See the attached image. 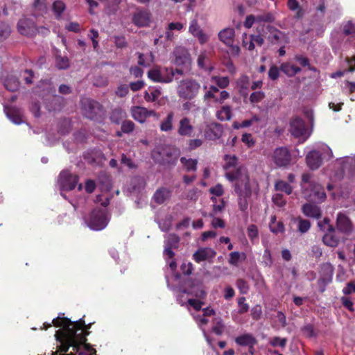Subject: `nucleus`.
<instances>
[{
  "label": "nucleus",
  "mask_w": 355,
  "mask_h": 355,
  "mask_svg": "<svg viewBox=\"0 0 355 355\" xmlns=\"http://www.w3.org/2000/svg\"><path fill=\"white\" fill-rule=\"evenodd\" d=\"M63 315L60 313L52 321L55 327L60 329L55 334L59 343L58 349L52 352L51 355H94L95 349L85 343L86 336L89 333L85 322L82 320L71 322Z\"/></svg>",
  "instance_id": "f257e3e1"
},
{
  "label": "nucleus",
  "mask_w": 355,
  "mask_h": 355,
  "mask_svg": "<svg viewBox=\"0 0 355 355\" xmlns=\"http://www.w3.org/2000/svg\"><path fill=\"white\" fill-rule=\"evenodd\" d=\"M224 161L225 176L230 182H241L250 179L248 170L243 166L239 165L236 156L226 155Z\"/></svg>",
  "instance_id": "f03ea898"
},
{
  "label": "nucleus",
  "mask_w": 355,
  "mask_h": 355,
  "mask_svg": "<svg viewBox=\"0 0 355 355\" xmlns=\"http://www.w3.org/2000/svg\"><path fill=\"white\" fill-rule=\"evenodd\" d=\"M96 201L100 202L103 208L94 209L85 220V222L88 227L91 230L99 231L103 230L107 225L110 220V218L105 209L110 201L107 197L103 199L102 196H97Z\"/></svg>",
  "instance_id": "7ed1b4c3"
},
{
  "label": "nucleus",
  "mask_w": 355,
  "mask_h": 355,
  "mask_svg": "<svg viewBox=\"0 0 355 355\" xmlns=\"http://www.w3.org/2000/svg\"><path fill=\"white\" fill-rule=\"evenodd\" d=\"M311 175L304 173L302 177L301 187L305 199L322 202L327 196L323 187L318 182L311 181Z\"/></svg>",
  "instance_id": "20e7f679"
},
{
  "label": "nucleus",
  "mask_w": 355,
  "mask_h": 355,
  "mask_svg": "<svg viewBox=\"0 0 355 355\" xmlns=\"http://www.w3.org/2000/svg\"><path fill=\"white\" fill-rule=\"evenodd\" d=\"M234 191L238 195V204L242 211H245L248 208V200L251 197L252 191L257 193L259 186L254 180H247L241 182L234 183Z\"/></svg>",
  "instance_id": "39448f33"
},
{
  "label": "nucleus",
  "mask_w": 355,
  "mask_h": 355,
  "mask_svg": "<svg viewBox=\"0 0 355 355\" xmlns=\"http://www.w3.org/2000/svg\"><path fill=\"white\" fill-rule=\"evenodd\" d=\"M331 148L324 144H318L314 149L308 153L306 160L308 166L314 170L321 165L322 159L331 158Z\"/></svg>",
  "instance_id": "423d86ee"
},
{
  "label": "nucleus",
  "mask_w": 355,
  "mask_h": 355,
  "mask_svg": "<svg viewBox=\"0 0 355 355\" xmlns=\"http://www.w3.org/2000/svg\"><path fill=\"white\" fill-rule=\"evenodd\" d=\"M200 84L193 78H185L178 82L177 94L184 100H191L199 93Z\"/></svg>",
  "instance_id": "0eeeda50"
},
{
  "label": "nucleus",
  "mask_w": 355,
  "mask_h": 355,
  "mask_svg": "<svg viewBox=\"0 0 355 355\" xmlns=\"http://www.w3.org/2000/svg\"><path fill=\"white\" fill-rule=\"evenodd\" d=\"M175 73L182 75L184 71L176 69L174 71L172 68L154 67L148 72V77L153 82L168 83L173 81Z\"/></svg>",
  "instance_id": "6e6552de"
},
{
  "label": "nucleus",
  "mask_w": 355,
  "mask_h": 355,
  "mask_svg": "<svg viewBox=\"0 0 355 355\" xmlns=\"http://www.w3.org/2000/svg\"><path fill=\"white\" fill-rule=\"evenodd\" d=\"M81 106L84 115L91 119H94L97 116H101L103 111L101 105L89 98L81 99Z\"/></svg>",
  "instance_id": "1a4fd4ad"
},
{
  "label": "nucleus",
  "mask_w": 355,
  "mask_h": 355,
  "mask_svg": "<svg viewBox=\"0 0 355 355\" xmlns=\"http://www.w3.org/2000/svg\"><path fill=\"white\" fill-rule=\"evenodd\" d=\"M290 132L293 136L302 142L306 141L311 135L306 128L304 121L299 117H295L291 121Z\"/></svg>",
  "instance_id": "9d476101"
},
{
  "label": "nucleus",
  "mask_w": 355,
  "mask_h": 355,
  "mask_svg": "<svg viewBox=\"0 0 355 355\" xmlns=\"http://www.w3.org/2000/svg\"><path fill=\"white\" fill-rule=\"evenodd\" d=\"M175 64L183 67L184 70L188 71L191 67V58L188 50L183 46H178L174 49Z\"/></svg>",
  "instance_id": "9b49d317"
},
{
  "label": "nucleus",
  "mask_w": 355,
  "mask_h": 355,
  "mask_svg": "<svg viewBox=\"0 0 355 355\" xmlns=\"http://www.w3.org/2000/svg\"><path fill=\"white\" fill-rule=\"evenodd\" d=\"M58 182L62 191H70L76 187L78 176L71 174L68 171H62L58 177Z\"/></svg>",
  "instance_id": "f8f14e48"
},
{
  "label": "nucleus",
  "mask_w": 355,
  "mask_h": 355,
  "mask_svg": "<svg viewBox=\"0 0 355 355\" xmlns=\"http://www.w3.org/2000/svg\"><path fill=\"white\" fill-rule=\"evenodd\" d=\"M272 159L277 166H286L291 162V154L286 148L279 147L274 150Z\"/></svg>",
  "instance_id": "ddd939ff"
},
{
  "label": "nucleus",
  "mask_w": 355,
  "mask_h": 355,
  "mask_svg": "<svg viewBox=\"0 0 355 355\" xmlns=\"http://www.w3.org/2000/svg\"><path fill=\"white\" fill-rule=\"evenodd\" d=\"M203 314L202 315H193V318L196 322L198 323L199 327L202 330L204 336L209 344V345L214 348V343L208 335L206 334L205 330V325L207 324L208 320L206 318L207 316L214 315L215 314V311L213 309L207 307L202 310Z\"/></svg>",
  "instance_id": "4468645a"
},
{
  "label": "nucleus",
  "mask_w": 355,
  "mask_h": 355,
  "mask_svg": "<svg viewBox=\"0 0 355 355\" xmlns=\"http://www.w3.org/2000/svg\"><path fill=\"white\" fill-rule=\"evenodd\" d=\"M17 30L21 35L31 37L36 34L37 27L34 22L28 18L24 17L17 23Z\"/></svg>",
  "instance_id": "2eb2a0df"
},
{
  "label": "nucleus",
  "mask_w": 355,
  "mask_h": 355,
  "mask_svg": "<svg viewBox=\"0 0 355 355\" xmlns=\"http://www.w3.org/2000/svg\"><path fill=\"white\" fill-rule=\"evenodd\" d=\"M189 33L196 37L201 44H205L209 40V35L202 31L196 18L190 21Z\"/></svg>",
  "instance_id": "dca6fc26"
},
{
  "label": "nucleus",
  "mask_w": 355,
  "mask_h": 355,
  "mask_svg": "<svg viewBox=\"0 0 355 355\" xmlns=\"http://www.w3.org/2000/svg\"><path fill=\"white\" fill-rule=\"evenodd\" d=\"M130 112L133 119L141 123H144L148 117L156 116L155 111L149 110L146 107L140 106H133L130 110Z\"/></svg>",
  "instance_id": "f3484780"
},
{
  "label": "nucleus",
  "mask_w": 355,
  "mask_h": 355,
  "mask_svg": "<svg viewBox=\"0 0 355 355\" xmlns=\"http://www.w3.org/2000/svg\"><path fill=\"white\" fill-rule=\"evenodd\" d=\"M215 250L210 248H199L193 254V259L200 263L204 261H209L216 256Z\"/></svg>",
  "instance_id": "a211bd4d"
},
{
  "label": "nucleus",
  "mask_w": 355,
  "mask_h": 355,
  "mask_svg": "<svg viewBox=\"0 0 355 355\" xmlns=\"http://www.w3.org/2000/svg\"><path fill=\"white\" fill-rule=\"evenodd\" d=\"M179 241V237L174 234H168L166 236L164 253L168 258L171 259L173 257L174 252L172 249L177 248Z\"/></svg>",
  "instance_id": "6ab92c4d"
},
{
  "label": "nucleus",
  "mask_w": 355,
  "mask_h": 355,
  "mask_svg": "<svg viewBox=\"0 0 355 355\" xmlns=\"http://www.w3.org/2000/svg\"><path fill=\"white\" fill-rule=\"evenodd\" d=\"M337 228L345 233H350L354 230L352 223L349 218L342 213H339L337 216Z\"/></svg>",
  "instance_id": "aec40b11"
},
{
  "label": "nucleus",
  "mask_w": 355,
  "mask_h": 355,
  "mask_svg": "<svg viewBox=\"0 0 355 355\" xmlns=\"http://www.w3.org/2000/svg\"><path fill=\"white\" fill-rule=\"evenodd\" d=\"M133 22L138 26H147L150 22V15L146 10H139L133 16Z\"/></svg>",
  "instance_id": "412c9836"
},
{
  "label": "nucleus",
  "mask_w": 355,
  "mask_h": 355,
  "mask_svg": "<svg viewBox=\"0 0 355 355\" xmlns=\"http://www.w3.org/2000/svg\"><path fill=\"white\" fill-rule=\"evenodd\" d=\"M235 31L232 28H226L218 33V39L227 46H232L234 41Z\"/></svg>",
  "instance_id": "4be33fe9"
},
{
  "label": "nucleus",
  "mask_w": 355,
  "mask_h": 355,
  "mask_svg": "<svg viewBox=\"0 0 355 355\" xmlns=\"http://www.w3.org/2000/svg\"><path fill=\"white\" fill-rule=\"evenodd\" d=\"M160 87L155 86L148 87L144 94V98L146 102H155L161 96Z\"/></svg>",
  "instance_id": "5701e85b"
},
{
  "label": "nucleus",
  "mask_w": 355,
  "mask_h": 355,
  "mask_svg": "<svg viewBox=\"0 0 355 355\" xmlns=\"http://www.w3.org/2000/svg\"><path fill=\"white\" fill-rule=\"evenodd\" d=\"M302 211L307 217L318 218L321 215L320 208L311 203L304 204L302 207Z\"/></svg>",
  "instance_id": "b1692460"
},
{
  "label": "nucleus",
  "mask_w": 355,
  "mask_h": 355,
  "mask_svg": "<svg viewBox=\"0 0 355 355\" xmlns=\"http://www.w3.org/2000/svg\"><path fill=\"white\" fill-rule=\"evenodd\" d=\"M193 131V127L190 123V120L184 117L179 122L178 134L181 136L190 137Z\"/></svg>",
  "instance_id": "393cba45"
},
{
  "label": "nucleus",
  "mask_w": 355,
  "mask_h": 355,
  "mask_svg": "<svg viewBox=\"0 0 355 355\" xmlns=\"http://www.w3.org/2000/svg\"><path fill=\"white\" fill-rule=\"evenodd\" d=\"M223 132L221 125L216 123H211L209 125V130L205 132V135L209 139L214 140L219 138Z\"/></svg>",
  "instance_id": "a878e982"
},
{
  "label": "nucleus",
  "mask_w": 355,
  "mask_h": 355,
  "mask_svg": "<svg viewBox=\"0 0 355 355\" xmlns=\"http://www.w3.org/2000/svg\"><path fill=\"white\" fill-rule=\"evenodd\" d=\"M235 342L240 346H248L251 349L257 343L255 338L250 334H245L236 337Z\"/></svg>",
  "instance_id": "bb28decb"
},
{
  "label": "nucleus",
  "mask_w": 355,
  "mask_h": 355,
  "mask_svg": "<svg viewBox=\"0 0 355 355\" xmlns=\"http://www.w3.org/2000/svg\"><path fill=\"white\" fill-rule=\"evenodd\" d=\"M171 196V192L167 189H160L157 190L155 193L154 194L153 198L154 200L158 204L164 203L166 200H168Z\"/></svg>",
  "instance_id": "cd10ccee"
},
{
  "label": "nucleus",
  "mask_w": 355,
  "mask_h": 355,
  "mask_svg": "<svg viewBox=\"0 0 355 355\" xmlns=\"http://www.w3.org/2000/svg\"><path fill=\"white\" fill-rule=\"evenodd\" d=\"M271 28L269 26H265L261 25L260 26L257 27V31L259 34L258 35H252V40L254 42V44H257L258 46H261L263 44L264 38L266 37V35H264L265 29H270Z\"/></svg>",
  "instance_id": "c85d7f7f"
},
{
  "label": "nucleus",
  "mask_w": 355,
  "mask_h": 355,
  "mask_svg": "<svg viewBox=\"0 0 355 355\" xmlns=\"http://www.w3.org/2000/svg\"><path fill=\"white\" fill-rule=\"evenodd\" d=\"M173 119L174 114L173 112L168 113L166 117L160 123V130L163 132L172 130L173 128Z\"/></svg>",
  "instance_id": "c756f323"
},
{
  "label": "nucleus",
  "mask_w": 355,
  "mask_h": 355,
  "mask_svg": "<svg viewBox=\"0 0 355 355\" xmlns=\"http://www.w3.org/2000/svg\"><path fill=\"white\" fill-rule=\"evenodd\" d=\"M185 292H183L181 295L178 296V301L180 304L184 306V304H188L192 306L195 310L199 311L201 309L203 303L198 300L188 299L187 302L185 300H182V297L184 295Z\"/></svg>",
  "instance_id": "7c9ffc66"
},
{
  "label": "nucleus",
  "mask_w": 355,
  "mask_h": 355,
  "mask_svg": "<svg viewBox=\"0 0 355 355\" xmlns=\"http://www.w3.org/2000/svg\"><path fill=\"white\" fill-rule=\"evenodd\" d=\"M154 62V55L151 52L138 53V64L144 67H149Z\"/></svg>",
  "instance_id": "2f4dec72"
},
{
  "label": "nucleus",
  "mask_w": 355,
  "mask_h": 355,
  "mask_svg": "<svg viewBox=\"0 0 355 355\" xmlns=\"http://www.w3.org/2000/svg\"><path fill=\"white\" fill-rule=\"evenodd\" d=\"M323 243L330 247H336L338 244V239L334 236V230L324 234L322 238Z\"/></svg>",
  "instance_id": "473e14b6"
},
{
  "label": "nucleus",
  "mask_w": 355,
  "mask_h": 355,
  "mask_svg": "<svg viewBox=\"0 0 355 355\" xmlns=\"http://www.w3.org/2000/svg\"><path fill=\"white\" fill-rule=\"evenodd\" d=\"M216 117L220 121H228L232 118V110L228 105H224L216 112Z\"/></svg>",
  "instance_id": "72a5a7b5"
},
{
  "label": "nucleus",
  "mask_w": 355,
  "mask_h": 355,
  "mask_svg": "<svg viewBox=\"0 0 355 355\" xmlns=\"http://www.w3.org/2000/svg\"><path fill=\"white\" fill-rule=\"evenodd\" d=\"M280 69L288 76H295L300 71V68L290 62L283 63Z\"/></svg>",
  "instance_id": "f704fd0d"
},
{
  "label": "nucleus",
  "mask_w": 355,
  "mask_h": 355,
  "mask_svg": "<svg viewBox=\"0 0 355 355\" xmlns=\"http://www.w3.org/2000/svg\"><path fill=\"white\" fill-rule=\"evenodd\" d=\"M260 120L259 117L257 115H254L250 119L244 120L241 123L234 121L232 124V127L236 129L248 128L253 125L254 123L259 122Z\"/></svg>",
  "instance_id": "c9c22d12"
},
{
  "label": "nucleus",
  "mask_w": 355,
  "mask_h": 355,
  "mask_svg": "<svg viewBox=\"0 0 355 355\" xmlns=\"http://www.w3.org/2000/svg\"><path fill=\"white\" fill-rule=\"evenodd\" d=\"M338 162L343 165V170H355V155L341 158Z\"/></svg>",
  "instance_id": "e433bc0d"
},
{
  "label": "nucleus",
  "mask_w": 355,
  "mask_h": 355,
  "mask_svg": "<svg viewBox=\"0 0 355 355\" xmlns=\"http://www.w3.org/2000/svg\"><path fill=\"white\" fill-rule=\"evenodd\" d=\"M168 265H169V270L171 271V275L169 273L166 272V279L167 282L168 286L169 287L170 286V279L171 278H174L175 279L178 280L180 279V274L175 272V270L177 268V263H176L175 261L172 260L171 262H169Z\"/></svg>",
  "instance_id": "4c0bfd02"
},
{
  "label": "nucleus",
  "mask_w": 355,
  "mask_h": 355,
  "mask_svg": "<svg viewBox=\"0 0 355 355\" xmlns=\"http://www.w3.org/2000/svg\"><path fill=\"white\" fill-rule=\"evenodd\" d=\"M4 85L6 89L14 92L18 89L19 82L15 76H10L5 80Z\"/></svg>",
  "instance_id": "58836bf2"
},
{
  "label": "nucleus",
  "mask_w": 355,
  "mask_h": 355,
  "mask_svg": "<svg viewBox=\"0 0 355 355\" xmlns=\"http://www.w3.org/2000/svg\"><path fill=\"white\" fill-rule=\"evenodd\" d=\"M276 191H283L287 195H290L293 191V187L284 180H277L275 184Z\"/></svg>",
  "instance_id": "ea45409f"
},
{
  "label": "nucleus",
  "mask_w": 355,
  "mask_h": 355,
  "mask_svg": "<svg viewBox=\"0 0 355 355\" xmlns=\"http://www.w3.org/2000/svg\"><path fill=\"white\" fill-rule=\"evenodd\" d=\"M270 229L273 233H282L284 232V227L282 222L276 221V216H272L270 218Z\"/></svg>",
  "instance_id": "a19ab883"
},
{
  "label": "nucleus",
  "mask_w": 355,
  "mask_h": 355,
  "mask_svg": "<svg viewBox=\"0 0 355 355\" xmlns=\"http://www.w3.org/2000/svg\"><path fill=\"white\" fill-rule=\"evenodd\" d=\"M296 221H297V230L302 234L307 232L311 227V223L309 220L303 219L301 217H298L296 218Z\"/></svg>",
  "instance_id": "79ce46f5"
},
{
  "label": "nucleus",
  "mask_w": 355,
  "mask_h": 355,
  "mask_svg": "<svg viewBox=\"0 0 355 355\" xmlns=\"http://www.w3.org/2000/svg\"><path fill=\"white\" fill-rule=\"evenodd\" d=\"M242 46L249 51H252L254 49L255 45L252 40V35H248L247 33L242 35Z\"/></svg>",
  "instance_id": "37998d69"
},
{
  "label": "nucleus",
  "mask_w": 355,
  "mask_h": 355,
  "mask_svg": "<svg viewBox=\"0 0 355 355\" xmlns=\"http://www.w3.org/2000/svg\"><path fill=\"white\" fill-rule=\"evenodd\" d=\"M211 80L214 82L220 88H226L230 83V80L227 76H211Z\"/></svg>",
  "instance_id": "c03bdc74"
},
{
  "label": "nucleus",
  "mask_w": 355,
  "mask_h": 355,
  "mask_svg": "<svg viewBox=\"0 0 355 355\" xmlns=\"http://www.w3.org/2000/svg\"><path fill=\"white\" fill-rule=\"evenodd\" d=\"M181 163L183 164L187 171H196L197 160L193 159H187L185 157H182L180 159Z\"/></svg>",
  "instance_id": "a18cd8bd"
},
{
  "label": "nucleus",
  "mask_w": 355,
  "mask_h": 355,
  "mask_svg": "<svg viewBox=\"0 0 355 355\" xmlns=\"http://www.w3.org/2000/svg\"><path fill=\"white\" fill-rule=\"evenodd\" d=\"M209 191L212 195L211 199L214 202H216V197H220L223 196L224 193L223 187L220 184H218L216 186L210 188Z\"/></svg>",
  "instance_id": "49530a36"
},
{
  "label": "nucleus",
  "mask_w": 355,
  "mask_h": 355,
  "mask_svg": "<svg viewBox=\"0 0 355 355\" xmlns=\"http://www.w3.org/2000/svg\"><path fill=\"white\" fill-rule=\"evenodd\" d=\"M125 117V113L121 109L114 110L110 116V119L112 122L118 124L120 121Z\"/></svg>",
  "instance_id": "de8ad7c7"
},
{
  "label": "nucleus",
  "mask_w": 355,
  "mask_h": 355,
  "mask_svg": "<svg viewBox=\"0 0 355 355\" xmlns=\"http://www.w3.org/2000/svg\"><path fill=\"white\" fill-rule=\"evenodd\" d=\"M56 67L60 69H65L69 66V59L64 56H57L55 59Z\"/></svg>",
  "instance_id": "09e8293b"
},
{
  "label": "nucleus",
  "mask_w": 355,
  "mask_h": 355,
  "mask_svg": "<svg viewBox=\"0 0 355 355\" xmlns=\"http://www.w3.org/2000/svg\"><path fill=\"white\" fill-rule=\"evenodd\" d=\"M243 257V259H245V255L244 253L243 254H240L239 252H232L230 254V259H229V263L232 265V266H237L239 261H240V259H241V257Z\"/></svg>",
  "instance_id": "8fccbe9b"
},
{
  "label": "nucleus",
  "mask_w": 355,
  "mask_h": 355,
  "mask_svg": "<svg viewBox=\"0 0 355 355\" xmlns=\"http://www.w3.org/2000/svg\"><path fill=\"white\" fill-rule=\"evenodd\" d=\"M321 272L327 274V277L325 278V280H331L334 272L333 266L329 263H324L321 267Z\"/></svg>",
  "instance_id": "3c124183"
},
{
  "label": "nucleus",
  "mask_w": 355,
  "mask_h": 355,
  "mask_svg": "<svg viewBox=\"0 0 355 355\" xmlns=\"http://www.w3.org/2000/svg\"><path fill=\"white\" fill-rule=\"evenodd\" d=\"M272 200L273 203L279 207H284L286 203V199L284 198L283 195L280 193L274 194Z\"/></svg>",
  "instance_id": "603ef678"
},
{
  "label": "nucleus",
  "mask_w": 355,
  "mask_h": 355,
  "mask_svg": "<svg viewBox=\"0 0 355 355\" xmlns=\"http://www.w3.org/2000/svg\"><path fill=\"white\" fill-rule=\"evenodd\" d=\"M248 236L250 239L253 242L254 239L258 237V228L255 225H250L247 229Z\"/></svg>",
  "instance_id": "864d4df0"
},
{
  "label": "nucleus",
  "mask_w": 355,
  "mask_h": 355,
  "mask_svg": "<svg viewBox=\"0 0 355 355\" xmlns=\"http://www.w3.org/2000/svg\"><path fill=\"white\" fill-rule=\"evenodd\" d=\"M189 293L198 298H204L205 296V292L202 289L201 286L198 284L192 287Z\"/></svg>",
  "instance_id": "5fc2aeb1"
},
{
  "label": "nucleus",
  "mask_w": 355,
  "mask_h": 355,
  "mask_svg": "<svg viewBox=\"0 0 355 355\" xmlns=\"http://www.w3.org/2000/svg\"><path fill=\"white\" fill-rule=\"evenodd\" d=\"M318 227L320 229L325 232H330V230H333L334 227L330 225V220L325 218L323 220L318 222Z\"/></svg>",
  "instance_id": "6e6d98bb"
},
{
  "label": "nucleus",
  "mask_w": 355,
  "mask_h": 355,
  "mask_svg": "<svg viewBox=\"0 0 355 355\" xmlns=\"http://www.w3.org/2000/svg\"><path fill=\"white\" fill-rule=\"evenodd\" d=\"M65 9V5L62 1H56L53 4V10L58 17Z\"/></svg>",
  "instance_id": "4d7b16f0"
},
{
  "label": "nucleus",
  "mask_w": 355,
  "mask_h": 355,
  "mask_svg": "<svg viewBox=\"0 0 355 355\" xmlns=\"http://www.w3.org/2000/svg\"><path fill=\"white\" fill-rule=\"evenodd\" d=\"M236 84L241 90L247 89L250 84L249 78L245 75H243L238 79Z\"/></svg>",
  "instance_id": "13d9d810"
},
{
  "label": "nucleus",
  "mask_w": 355,
  "mask_h": 355,
  "mask_svg": "<svg viewBox=\"0 0 355 355\" xmlns=\"http://www.w3.org/2000/svg\"><path fill=\"white\" fill-rule=\"evenodd\" d=\"M241 141L244 143L248 148H251L254 146L255 141L253 139L251 134L244 133L242 135Z\"/></svg>",
  "instance_id": "bf43d9fd"
},
{
  "label": "nucleus",
  "mask_w": 355,
  "mask_h": 355,
  "mask_svg": "<svg viewBox=\"0 0 355 355\" xmlns=\"http://www.w3.org/2000/svg\"><path fill=\"white\" fill-rule=\"evenodd\" d=\"M265 97V94L263 92L258 91L251 94L250 96V101L252 103H259Z\"/></svg>",
  "instance_id": "052dcab7"
},
{
  "label": "nucleus",
  "mask_w": 355,
  "mask_h": 355,
  "mask_svg": "<svg viewBox=\"0 0 355 355\" xmlns=\"http://www.w3.org/2000/svg\"><path fill=\"white\" fill-rule=\"evenodd\" d=\"M236 286L240 291V292L243 294H246L248 292L249 286L247 282L242 279H239L237 280Z\"/></svg>",
  "instance_id": "680f3d73"
},
{
  "label": "nucleus",
  "mask_w": 355,
  "mask_h": 355,
  "mask_svg": "<svg viewBox=\"0 0 355 355\" xmlns=\"http://www.w3.org/2000/svg\"><path fill=\"white\" fill-rule=\"evenodd\" d=\"M135 128V124L131 121H125L122 123L121 130L124 133L131 132Z\"/></svg>",
  "instance_id": "e2e57ef3"
},
{
  "label": "nucleus",
  "mask_w": 355,
  "mask_h": 355,
  "mask_svg": "<svg viewBox=\"0 0 355 355\" xmlns=\"http://www.w3.org/2000/svg\"><path fill=\"white\" fill-rule=\"evenodd\" d=\"M270 344L274 347L280 346L284 347L286 344V339L281 338L279 337H274L270 339Z\"/></svg>",
  "instance_id": "0e129e2a"
},
{
  "label": "nucleus",
  "mask_w": 355,
  "mask_h": 355,
  "mask_svg": "<svg viewBox=\"0 0 355 355\" xmlns=\"http://www.w3.org/2000/svg\"><path fill=\"white\" fill-rule=\"evenodd\" d=\"M261 21V17L255 18L253 15H248L244 21V26L250 28L256 21Z\"/></svg>",
  "instance_id": "69168bd1"
},
{
  "label": "nucleus",
  "mask_w": 355,
  "mask_h": 355,
  "mask_svg": "<svg viewBox=\"0 0 355 355\" xmlns=\"http://www.w3.org/2000/svg\"><path fill=\"white\" fill-rule=\"evenodd\" d=\"M229 97H230L229 93L227 91L223 90L220 92L219 96L216 95L215 98H214L213 100L216 103H223Z\"/></svg>",
  "instance_id": "338daca9"
},
{
  "label": "nucleus",
  "mask_w": 355,
  "mask_h": 355,
  "mask_svg": "<svg viewBox=\"0 0 355 355\" xmlns=\"http://www.w3.org/2000/svg\"><path fill=\"white\" fill-rule=\"evenodd\" d=\"M343 91L346 93L355 92V82L346 81L343 86Z\"/></svg>",
  "instance_id": "774afa93"
}]
</instances>
